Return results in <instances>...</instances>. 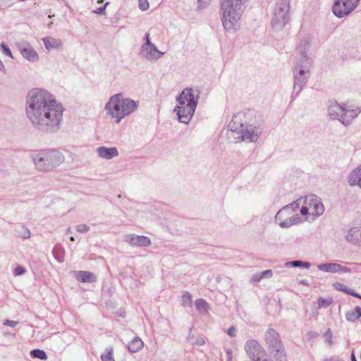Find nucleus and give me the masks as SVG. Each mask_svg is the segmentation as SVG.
Instances as JSON below:
<instances>
[{
	"instance_id": "nucleus-34",
	"label": "nucleus",
	"mask_w": 361,
	"mask_h": 361,
	"mask_svg": "<svg viewBox=\"0 0 361 361\" xmlns=\"http://www.w3.org/2000/svg\"><path fill=\"white\" fill-rule=\"evenodd\" d=\"M324 337L326 340V341L330 344L331 345L332 344V332L330 329H328L325 334H324Z\"/></svg>"
},
{
	"instance_id": "nucleus-42",
	"label": "nucleus",
	"mask_w": 361,
	"mask_h": 361,
	"mask_svg": "<svg viewBox=\"0 0 361 361\" xmlns=\"http://www.w3.org/2000/svg\"><path fill=\"white\" fill-rule=\"evenodd\" d=\"M262 279V277H261V275H254L252 277V281L254 282H259Z\"/></svg>"
},
{
	"instance_id": "nucleus-28",
	"label": "nucleus",
	"mask_w": 361,
	"mask_h": 361,
	"mask_svg": "<svg viewBox=\"0 0 361 361\" xmlns=\"http://www.w3.org/2000/svg\"><path fill=\"white\" fill-rule=\"evenodd\" d=\"M181 301L183 305H191L192 295L188 292H184L181 296Z\"/></svg>"
},
{
	"instance_id": "nucleus-29",
	"label": "nucleus",
	"mask_w": 361,
	"mask_h": 361,
	"mask_svg": "<svg viewBox=\"0 0 361 361\" xmlns=\"http://www.w3.org/2000/svg\"><path fill=\"white\" fill-rule=\"evenodd\" d=\"M102 361H115L113 357V349H109L106 354L102 355Z\"/></svg>"
},
{
	"instance_id": "nucleus-39",
	"label": "nucleus",
	"mask_w": 361,
	"mask_h": 361,
	"mask_svg": "<svg viewBox=\"0 0 361 361\" xmlns=\"http://www.w3.org/2000/svg\"><path fill=\"white\" fill-rule=\"evenodd\" d=\"M4 324L11 327H15L18 324V322L12 320H6Z\"/></svg>"
},
{
	"instance_id": "nucleus-43",
	"label": "nucleus",
	"mask_w": 361,
	"mask_h": 361,
	"mask_svg": "<svg viewBox=\"0 0 361 361\" xmlns=\"http://www.w3.org/2000/svg\"><path fill=\"white\" fill-rule=\"evenodd\" d=\"M351 361H357L354 353H352L351 355Z\"/></svg>"
},
{
	"instance_id": "nucleus-10",
	"label": "nucleus",
	"mask_w": 361,
	"mask_h": 361,
	"mask_svg": "<svg viewBox=\"0 0 361 361\" xmlns=\"http://www.w3.org/2000/svg\"><path fill=\"white\" fill-rule=\"evenodd\" d=\"M20 54L30 61H37L39 60V55L34 48L29 44H22L18 46Z\"/></svg>"
},
{
	"instance_id": "nucleus-18",
	"label": "nucleus",
	"mask_w": 361,
	"mask_h": 361,
	"mask_svg": "<svg viewBox=\"0 0 361 361\" xmlns=\"http://www.w3.org/2000/svg\"><path fill=\"white\" fill-rule=\"evenodd\" d=\"M43 42L46 49L49 51L59 49L62 43L60 40L53 38L51 37H47L43 39Z\"/></svg>"
},
{
	"instance_id": "nucleus-13",
	"label": "nucleus",
	"mask_w": 361,
	"mask_h": 361,
	"mask_svg": "<svg viewBox=\"0 0 361 361\" xmlns=\"http://www.w3.org/2000/svg\"><path fill=\"white\" fill-rule=\"evenodd\" d=\"M97 153L100 157L106 159H110L118 154V150L116 147L107 148L105 147H100L97 149Z\"/></svg>"
},
{
	"instance_id": "nucleus-23",
	"label": "nucleus",
	"mask_w": 361,
	"mask_h": 361,
	"mask_svg": "<svg viewBox=\"0 0 361 361\" xmlns=\"http://www.w3.org/2000/svg\"><path fill=\"white\" fill-rule=\"evenodd\" d=\"M345 317L348 321H355L361 317V307L356 306L354 310L347 312Z\"/></svg>"
},
{
	"instance_id": "nucleus-47",
	"label": "nucleus",
	"mask_w": 361,
	"mask_h": 361,
	"mask_svg": "<svg viewBox=\"0 0 361 361\" xmlns=\"http://www.w3.org/2000/svg\"><path fill=\"white\" fill-rule=\"evenodd\" d=\"M71 240H72V241H73V240H74L73 237H71Z\"/></svg>"
},
{
	"instance_id": "nucleus-22",
	"label": "nucleus",
	"mask_w": 361,
	"mask_h": 361,
	"mask_svg": "<svg viewBox=\"0 0 361 361\" xmlns=\"http://www.w3.org/2000/svg\"><path fill=\"white\" fill-rule=\"evenodd\" d=\"M333 286L335 289L338 290H341V291H343L344 293H346L350 295H353L355 298H361V296L355 293L354 291L353 290H350L345 285H344L343 283H339V282H336L333 284Z\"/></svg>"
},
{
	"instance_id": "nucleus-14",
	"label": "nucleus",
	"mask_w": 361,
	"mask_h": 361,
	"mask_svg": "<svg viewBox=\"0 0 361 361\" xmlns=\"http://www.w3.org/2000/svg\"><path fill=\"white\" fill-rule=\"evenodd\" d=\"M346 239L348 242L361 245V231L357 228H352L349 230Z\"/></svg>"
},
{
	"instance_id": "nucleus-30",
	"label": "nucleus",
	"mask_w": 361,
	"mask_h": 361,
	"mask_svg": "<svg viewBox=\"0 0 361 361\" xmlns=\"http://www.w3.org/2000/svg\"><path fill=\"white\" fill-rule=\"evenodd\" d=\"M332 303L331 299H324L319 298L318 300V306L319 307H327Z\"/></svg>"
},
{
	"instance_id": "nucleus-6",
	"label": "nucleus",
	"mask_w": 361,
	"mask_h": 361,
	"mask_svg": "<svg viewBox=\"0 0 361 361\" xmlns=\"http://www.w3.org/2000/svg\"><path fill=\"white\" fill-rule=\"evenodd\" d=\"M264 339L267 350L271 355L285 352L281 337L274 329H268L265 332Z\"/></svg>"
},
{
	"instance_id": "nucleus-4",
	"label": "nucleus",
	"mask_w": 361,
	"mask_h": 361,
	"mask_svg": "<svg viewBox=\"0 0 361 361\" xmlns=\"http://www.w3.org/2000/svg\"><path fill=\"white\" fill-rule=\"evenodd\" d=\"M304 221H314L324 213V207L320 199L314 195L302 197L295 202Z\"/></svg>"
},
{
	"instance_id": "nucleus-27",
	"label": "nucleus",
	"mask_w": 361,
	"mask_h": 361,
	"mask_svg": "<svg viewBox=\"0 0 361 361\" xmlns=\"http://www.w3.org/2000/svg\"><path fill=\"white\" fill-rule=\"evenodd\" d=\"M240 136L243 140H249L253 141L256 138V135L253 132L250 133L248 130H244L243 129H241Z\"/></svg>"
},
{
	"instance_id": "nucleus-35",
	"label": "nucleus",
	"mask_w": 361,
	"mask_h": 361,
	"mask_svg": "<svg viewBox=\"0 0 361 361\" xmlns=\"http://www.w3.org/2000/svg\"><path fill=\"white\" fill-rule=\"evenodd\" d=\"M291 264L293 266V267H301V266H303V267H305L307 268H308L310 267V264L307 262H302L301 261H293L291 262Z\"/></svg>"
},
{
	"instance_id": "nucleus-38",
	"label": "nucleus",
	"mask_w": 361,
	"mask_h": 361,
	"mask_svg": "<svg viewBox=\"0 0 361 361\" xmlns=\"http://www.w3.org/2000/svg\"><path fill=\"white\" fill-rule=\"evenodd\" d=\"M272 276V271L271 270H266L261 274V277L262 278H267V277H271Z\"/></svg>"
},
{
	"instance_id": "nucleus-2",
	"label": "nucleus",
	"mask_w": 361,
	"mask_h": 361,
	"mask_svg": "<svg viewBox=\"0 0 361 361\" xmlns=\"http://www.w3.org/2000/svg\"><path fill=\"white\" fill-rule=\"evenodd\" d=\"M137 104L131 99L124 98L122 94L112 96L106 104L105 109L116 123L136 110Z\"/></svg>"
},
{
	"instance_id": "nucleus-40",
	"label": "nucleus",
	"mask_w": 361,
	"mask_h": 361,
	"mask_svg": "<svg viewBox=\"0 0 361 361\" xmlns=\"http://www.w3.org/2000/svg\"><path fill=\"white\" fill-rule=\"evenodd\" d=\"M227 333L231 337L235 336V327L234 326H231L228 329Z\"/></svg>"
},
{
	"instance_id": "nucleus-26",
	"label": "nucleus",
	"mask_w": 361,
	"mask_h": 361,
	"mask_svg": "<svg viewBox=\"0 0 361 361\" xmlns=\"http://www.w3.org/2000/svg\"><path fill=\"white\" fill-rule=\"evenodd\" d=\"M30 355L32 357H37L41 360H47V356L42 350L35 349L31 351Z\"/></svg>"
},
{
	"instance_id": "nucleus-19",
	"label": "nucleus",
	"mask_w": 361,
	"mask_h": 361,
	"mask_svg": "<svg viewBox=\"0 0 361 361\" xmlns=\"http://www.w3.org/2000/svg\"><path fill=\"white\" fill-rule=\"evenodd\" d=\"M49 157H51V169L59 166L60 164L63 162L64 157L63 155L57 151L49 152Z\"/></svg>"
},
{
	"instance_id": "nucleus-17",
	"label": "nucleus",
	"mask_w": 361,
	"mask_h": 361,
	"mask_svg": "<svg viewBox=\"0 0 361 361\" xmlns=\"http://www.w3.org/2000/svg\"><path fill=\"white\" fill-rule=\"evenodd\" d=\"M348 183L350 185H357L361 188V165L350 174Z\"/></svg>"
},
{
	"instance_id": "nucleus-20",
	"label": "nucleus",
	"mask_w": 361,
	"mask_h": 361,
	"mask_svg": "<svg viewBox=\"0 0 361 361\" xmlns=\"http://www.w3.org/2000/svg\"><path fill=\"white\" fill-rule=\"evenodd\" d=\"M76 278L80 282H92L95 281L94 276L89 272L85 271H80L76 273Z\"/></svg>"
},
{
	"instance_id": "nucleus-49",
	"label": "nucleus",
	"mask_w": 361,
	"mask_h": 361,
	"mask_svg": "<svg viewBox=\"0 0 361 361\" xmlns=\"http://www.w3.org/2000/svg\"><path fill=\"white\" fill-rule=\"evenodd\" d=\"M203 0H199V1H202Z\"/></svg>"
},
{
	"instance_id": "nucleus-8",
	"label": "nucleus",
	"mask_w": 361,
	"mask_h": 361,
	"mask_svg": "<svg viewBox=\"0 0 361 361\" xmlns=\"http://www.w3.org/2000/svg\"><path fill=\"white\" fill-rule=\"evenodd\" d=\"M358 1L359 0H336L332 11L339 18L345 16L356 8Z\"/></svg>"
},
{
	"instance_id": "nucleus-45",
	"label": "nucleus",
	"mask_w": 361,
	"mask_h": 361,
	"mask_svg": "<svg viewBox=\"0 0 361 361\" xmlns=\"http://www.w3.org/2000/svg\"><path fill=\"white\" fill-rule=\"evenodd\" d=\"M281 212H282L281 211V212H279V213H277V216H279V215L281 214Z\"/></svg>"
},
{
	"instance_id": "nucleus-3",
	"label": "nucleus",
	"mask_w": 361,
	"mask_h": 361,
	"mask_svg": "<svg viewBox=\"0 0 361 361\" xmlns=\"http://www.w3.org/2000/svg\"><path fill=\"white\" fill-rule=\"evenodd\" d=\"M198 96L192 88H185L177 99L175 108L179 121L188 123L192 118L197 107Z\"/></svg>"
},
{
	"instance_id": "nucleus-37",
	"label": "nucleus",
	"mask_w": 361,
	"mask_h": 361,
	"mask_svg": "<svg viewBox=\"0 0 361 361\" xmlns=\"http://www.w3.org/2000/svg\"><path fill=\"white\" fill-rule=\"evenodd\" d=\"M25 273V269L23 267L18 266L15 269V274L16 276L21 275Z\"/></svg>"
},
{
	"instance_id": "nucleus-5",
	"label": "nucleus",
	"mask_w": 361,
	"mask_h": 361,
	"mask_svg": "<svg viewBox=\"0 0 361 361\" xmlns=\"http://www.w3.org/2000/svg\"><path fill=\"white\" fill-rule=\"evenodd\" d=\"M224 10L223 25L226 30H236L240 27L238 20L241 13L243 2L246 0H221Z\"/></svg>"
},
{
	"instance_id": "nucleus-11",
	"label": "nucleus",
	"mask_w": 361,
	"mask_h": 361,
	"mask_svg": "<svg viewBox=\"0 0 361 361\" xmlns=\"http://www.w3.org/2000/svg\"><path fill=\"white\" fill-rule=\"evenodd\" d=\"M51 157L49 152L37 154L34 157V161L37 168L39 170H49L51 169Z\"/></svg>"
},
{
	"instance_id": "nucleus-46",
	"label": "nucleus",
	"mask_w": 361,
	"mask_h": 361,
	"mask_svg": "<svg viewBox=\"0 0 361 361\" xmlns=\"http://www.w3.org/2000/svg\"><path fill=\"white\" fill-rule=\"evenodd\" d=\"M240 128H243V125L242 123H240Z\"/></svg>"
},
{
	"instance_id": "nucleus-48",
	"label": "nucleus",
	"mask_w": 361,
	"mask_h": 361,
	"mask_svg": "<svg viewBox=\"0 0 361 361\" xmlns=\"http://www.w3.org/2000/svg\"><path fill=\"white\" fill-rule=\"evenodd\" d=\"M103 8H99V11L101 12Z\"/></svg>"
},
{
	"instance_id": "nucleus-31",
	"label": "nucleus",
	"mask_w": 361,
	"mask_h": 361,
	"mask_svg": "<svg viewBox=\"0 0 361 361\" xmlns=\"http://www.w3.org/2000/svg\"><path fill=\"white\" fill-rule=\"evenodd\" d=\"M274 358V361H288L287 355L285 352L276 354V355H272Z\"/></svg>"
},
{
	"instance_id": "nucleus-12",
	"label": "nucleus",
	"mask_w": 361,
	"mask_h": 361,
	"mask_svg": "<svg viewBox=\"0 0 361 361\" xmlns=\"http://www.w3.org/2000/svg\"><path fill=\"white\" fill-rule=\"evenodd\" d=\"M317 268L322 271L324 272H341V271H347L348 269L339 264L336 263H326L318 265Z\"/></svg>"
},
{
	"instance_id": "nucleus-21",
	"label": "nucleus",
	"mask_w": 361,
	"mask_h": 361,
	"mask_svg": "<svg viewBox=\"0 0 361 361\" xmlns=\"http://www.w3.org/2000/svg\"><path fill=\"white\" fill-rule=\"evenodd\" d=\"M143 341L140 338L135 337L128 343V349L133 353H136L143 348Z\"/></svg>"
},
{
	"instance_id": "nucleus-44",
	"label": "nucleus",
	"mask_w": 361,
	"mask_h": 361,
	"mask_svg": "<svg viewBox=\"0 0 361 361\" xmlns=\"http://www.w3.org/2000/svg\"><path fill=\"white\" fill-rule=\"evenodd\" d=\"M4 68V64L3 63L1 62V61L0 60V69L3 68Z\"/></svg>"
},
{
	"instance_id": "nucleus-24",
	"label": "nucleus",
	"mask_w": 361,
	"mask_h": 361,
	"mask_svg": "<svg viewBox=\"0 0 361 361\" xmlns=\"http://www.w3.org/2000/svg\"><path fill=\"white\" fill-rule=\"evenodd\" d=\"M195 306L199 312H207L209 309L208 303L203 299H197L195 301Z\"/></svg>"
},
{
	"instance_id": "nucleus-7",
	"label": "nucleus",
	"mask_w": 361,
	"mask_h": 361,
	"mask_svg": "<svg viewBox=\"0 0 361 361\" xmlns=\"http://www.w3.org/2000/svg\"><path fill=\"white\" fill-rule=\"evenodd\" d=\"M360 113L359 107H344L338 104L331 107V114H335L336 118L345 125L350 123L351 121Z\"/></svg>"
},
{
	"instance_id": "nucleus-41",
	"label": "nucleus",
	"mask_w": 361,
	"mask_h": 361,
	"mask_svg": "<svg viewBox=\"0 0 361 361\" xmlns=\"http://www.w3.org/2000/svg\"><path fill=\"white\" fill-rule=\"evenodd\" d=\"M226 355H227V361H232V359H233V353H232V351L231 349H228L227 351H226Z\"/></svg>"
},
{
	"instance_id": "nucleus-16",
	"label": "nucleus",
	"mask_w": 361,
	"mask_h": 361,
	"mask_svg": "<svg viewBox=\"0 0 361 361\" xmlns=\"http://www.w3.org/2000/svg\"><path fill=\"white\" fill-rule=\"evenodd\" d=\"M129 238L130 243L134 245L148 246L151 244L149 238L146 236L132 235Z\"/></svg>"
},
{
	"instance_id": "nucleus-36",
	"label": "nucleus",
	"mask_w": 361,
	"mask_h": 361,
	"mask_svg": "<svg viewBox=\"0 0 361 361\" xmlns=\"http://www.w3.org/2000/svg\"><path fill=\"white\" fill-rule=\"evenodd\" d=\"M77 231L80 233H85L89 231V227L85 224H80L77 227Z\"/></svg>"
},
{
	"instance_id": "nucleus-1",
	"label": "nucleus",
	"mask_w": 361,
	"mask_h": 361,
	"mask_svg": "<svg viewBox=\"0 0 361 361\" xmlns=\"http://www.w3.org/2000/svg\"><path fill=\"white\" fill-rule=\"evenodd\" d=\"M25 110L31 123L41 128L55 130L61 123L63 107L46 90H31L27 94Z\"/></svg>"
},
{
	"instance_id": "nucleus-9",
	"label": "nucleus",
	"mask_w": 361,
	"mask_h": 361,
	"mask_svg": "<svg viewBox=\"0 0 361 361\" xmlns=\"http://www.w3.org/2000/svg\"><path fill=\"white\" fill-rule=\"evenodd\" d=\"M245 350L249 357L256 361L260 360L265 355V351L262 345L254 340L246 343Z\"/></svg>"
},
{
	"instance_id": "nucleus-32",
	"label": "nucleus",
	"mask_w": 361,
	"mask_h": 361,
	"mask_svg": "<svg viewBox=\"0 0 361 361\" xmlns=\"http://www.w3.org/2000/svg\"><path fill=\"white\" fill-rule=\"evenodd\" d=\"M1 47L3 53L5 55H6V56H9L11 58H13V54H12L10 49L4 43H2L1 44Z\"/></svg>"
},
{
	"instance_id": "nucleus-15",
	"label": "nucleus",
	"mask_w": 361,
	"mask_h": 361,
	"mask_svg": "<svg viewBox=\"0 0 361 361\" xmlns=\"http://www.w3.org/2000/svg\"><path fill=\"white\" fill-rule=\"evenodd\" d=\"M149 37V35L147 34L146 35L147 42H146L145 47V51L152 57H154V58L160 57L163 54V53L158 51L157 49L156 48V47L152 43L150 42Z\"/></svg>"
},
{
	"instance_id": "nucleus-33",
	"label": "nucleus",
	"mask_w": 361,
	"mask_h": 361,
	"mask_svg": "<svg viewBox=\"0 0 361 361\" xmlns=\"http://www.w3.org/2000/svg\"><path fill=\"white\" fill-rule=\"evenodd\" d=\"M139 8L142 11H146L149 8V5L147 0H138Z\"/></svg>"
},
{
	"instance_id": "nucleus-25",
	"label": "nucleus",
	"mask_w": 361,
	"mask_h": 361,
	"mask_svg": "<svg viewBox=\"0 0 361 361\" xmlns=\"http://www.w3.org/2000/svg\"><path fill=\"white\" fill-rule=\"evenodd\" d=\"M245 114H242V113H239L237 115H235L234 117L233 118L231 123H230V126L231 128H235V130H231V133L233 134V133H235L237 132L238 130V128L235 126V124L237 123H239L240 121H241L242 120V116H244Z\"/></svg>"
}]
</instances>
